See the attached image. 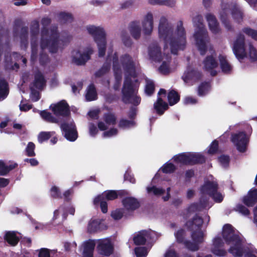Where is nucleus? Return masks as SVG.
Here are the masks:
<instances>
[{"label":"nucleus","instance_id":"obj_9","mask_svg":"<svg viewBox=\"0 0 257 257\" xmlns=\"http://www.w3.org/2000/svg\"><path fill=\"white\" fill-rule=\"evenodd\" d=\"M92 52L93 50L91 47L74 50L72 54V61L76 65H83L90 59V55Z\"/></svg>","mask_w":257,"mask_h":257},{"label":"nucleus","instance_id":"obj_12","mask_svg":"<svg viewBox=\"0 0 257 257\" xmlns=\"http://www.w3.org/2000/svg\"><path fill=\"white\" fill-rule=\"evenodd\" d=\"M19 59H22L24 64L26 63V59L21 57L17 53L14 52L13 53L6 54L5 57L6 68L8 69H18L19 68V65L17 64V61Z\"/></svg>","mask_w":257,"mask_h":257},{"label":"nucleus","instance_id":"obj_39","mask_svg":"<svg viewBox=\"0 0 257 257\" xmlns=\"http://www.w3.org/2000/svg\"><path fill=\"white\" fill-rule=\"evenodd\" d=\"M94 247L95 244L92 241L86 243L84 246L83 257H93Z\"/></svg>","mask_w":257,"mask_h":257},{"label":"nucleus","instance_id":"obj_13","mask_svg":"<svg viewBox=\"0 0 257 257\" xmlns=\"http://www.w3.org/2000/svg\"><path fill=\"white\" fill-rule=\"evenodd\" d=\"M154 16L152 12L147 13L144 16L141 21L142 33L146 36L151 34L154 29Z\"/></svg>","mask_w":257,"mask_h":257},{"label":"nucleus","instance_id":"obj_25","mask_svg":"<svg viewBox=\"0 0 257 257\" xmlns=\"http://www.w3.org/2000/svg\"><path fill=\"white\" fill-rule=\"evenodd\" d=\"M205 18L208 23L209 30L214 34H217L220 32L221 29L219 23L215 16L210 13L207 14Z\"/></svg>","mask_w":257,"mask_h":257},{"label":"nucleus","instance_id":"obj_34","mask_svg":"<svg viewBox=\"0 0 257 257\" xmlns=\"http://www.w3.org/2000/svg\"><path fill=\"white\" fill-rule=\"evenodd\" d=\"M218 58L220 62V68L222 72L225 73H230L232 71V66L227 61L226 57L222 55H220Z\"/></svg>","mask_w":257,"mask_h":257},{"label":"nucleus","instance_id":"obj_38","mask_svg":"<svg viewBox=\"0 0 257 257\" xmlns=\"http://www.w3.org/2000/svg\"><path fill=\"white\" fill-rule=\"evenodd\" d=\"M5 239L11 245H16L19 240V237L16 235L15 232L9 231L7 232L5 236Z\"/></svg>","mask_w":257,"mask_h":257},{"label":"nucleus","instance_id":"obj_2","mask_svg":"<svg viewBox=\"0 0 257 257\" xmlns=\"http://www.w3.org/2000/svg\"><path fill=\"white\" fill-rule=\"evenodd\" d=\"M158 30L165 51H170L172 54H177L178 51L183 50L186 47V33L182 21L178 22L173 27L167 19L162 17L160 19Z\"/></svg>","mask_w":257,"mask_h":257},{"label":"nucleus","instance_id":"obj_32","mask_svg":"<svg viewBox=\"0 0 257 257\" xmlns=\"http://www.w3.org/2000/svg\"><path fill=\"white\" fill-rule=\"evenodd\" d=\"M163 61L162 64L159 68V72L163 74H166L171 72L173 70L171 65L170 64V58L166 55Z\"/></svg>","mask_w":257,"mask_h":257},{"label":"nucleus","instance_id":"obj_63","mask_svg":"<svg viewBox=\"0 0 257 257\" xmlns=\"http://www.w3.org/2000/svg\"><path fill=\"white\" fill-rule=\"evenodd\" d=\"M218 159L219 162L222 166L226 167L228 165L229 159L227 156H221Z\"/></svg>","mask_w":257,"mask_h":257},{"label":"nucleus","instance_id":"obj_50","mask_svg":"<svg viewBox=\"0 0 257 257\" xmlns=\"http://www.w3.org/2000/svg\"><path fill=\"white\" fill-rule=\"evenodd\" d=\"M100 223L97 220L91 221L88 226V230L90 232L97 231L99 229Z\"/></svg>","mask_w":257,"mask_h":257},{"label":"nucleus","instance_id":"obj_52","mask_svg":"<svg viewBox=\"0 0 257 257\" xmlns=\"http://www.w3.org/2000/svg\"><path fill=\"white\" fill-rule=\"evenodd\" d=\"M210 89V86L208 83L201 84L198 88V95L203 96L206 94Z\"/></svg>","mask_w":257,"mask_h":257},{"label":"nucleus","instance_id":"obj_64","mask_svg":"<svg viewBox=\"0 0 257 257\" xmlns=\"http://www.w3.org/2000/svg\"><path fill=\"white\" fill-rule=\"evenodd\" d=\"M245 257H257V250L251 249L250 250L246 249L244 253Z\"/></svg>","mask_w":257,"mask_h":257},{"label":"nucleus","instance_id":"obj_31","mask_svg":"<svg viewBox=\"0 0 257 257\" xmlns=\"http://www.w3.org/2000/svg\"><path fill=\"white\" fill-rule=\"evenodd\" d=\"M123 205L127 210H135L139 207L138 200L132 197H126L122 201Z\"/></svg>","mask_w":257,"mask_h":257},{"label":"nucleus","instance_id":"obj_5","mask_svg":"<svg viewBox=\"0 0 257 257\" xmlns=\"http://www.w3.org/2000/svg\"><path fill=\"white\" fill-rule=\"evenodd\" d=\"M193 23L196 27L194 38L198 50L202 54L205 52V48L210 46L207 31L202 23L203 18L200 15H197L193 18Z\"/></svg>","mask_w":257,"mask_h":257},{"label":"nucleus","instance_id":"obj_21","mask_svg":"<svg viewBox=\"0 0 257 257\" xmlns=\"http://www.w3.org/2000/svg\"><path fill=\"white\" fill-rule=\"evenodd\" d=\"M155 234V233L152 230L141 231L134 236V243L136 245L144 244L147 240L153 238Z\"/></svg>","mask_w":257,"mask_h":257},{"label":"nucleus","instance_id":"obj_53","mask_svg":"<svg viewBox=\"0 0 257 257\" xmlns=\"http://www.w3.org/2000/svg\"><path fill=\"white\" fill-rule=\"evenodd\" d=\"M60 19L62 23H70L72 22L73 18L72 15L65 13H61L59 15Z\"/></svg>","mask_w":257,"mask_h":257},{"label":"nucleus","instance_id":"obj_17","mask_svg":"<svg viewBox=\"0 0 257 257\" xmlns=\"http://www.w3.org/2000/svg\"><path fill=\"white\" fill-rule=\"evenodd\" d=\"M158 95V99L154 104V108L158 114L162 115L168 107V104L163 100L166 97V90L161 89Z\"/></svg>","mask_w":257,"mask_h":257},{"label":"nucleus","instance_id":"obj_43","mask_svg":"<svg viewBox=\"0 0 257 257\" xmlns=\"http://www.w3.org/2000/svg\"><path fill=\"white\" fill-rule=\"evenodd\" d=\"M168 99L170 105H173L180 99V96L178 93L174 90L171 91L168 95Z\"/></svg>","mask_w":257,"mask_h":257},{"label":"nucleus","instance_id":"obj_44","mask_svg":"<svg viewBox=\"0 0 257 257\" xmlns=\"http://www.w3.org/2000/svg\"><path fill=\"white\" fill-rule=\"evenodd\" d=\"M27 32V29H23L22 33L20 35V36L18 37L21 43V46L23 49L26 48L27 46L28 45V37Z\"/></svg>","mask_w":257,"mask_h":257},{"label":"nucleus","instance_id":"obj_10","mask_svg":"<svg viewBox=\"0 0 257 257\" xmlns=\"http://www.w3.org/2000/svg\"><path fill=\"white\" fill-rule=\"evenodd\" d=\"M207 51H209L211 53V55L206 57L203 62L202 67L205 70L209 72L211 75L214 76L217 73L215 69L218 67V63L214 57L213 53L211 52L212 49L210 44L209 47L205 48V52L203 55L205 54ZM200 54L202 55L201 53Z\"/></svg>","mask_w":257,"mask_h":257},{"label":"nucleus","instance_id":"obj_1","mask_svg":"<svg viewBox=\"0 0 257 257\" xmlns=\"http://www.w3.org/2000/svg\"><path fill=\"white\" fill-rule=\"evenodd\" d=\"M107 61H112L113 69L114 74L113 88L118 90L121 82V69L125 72V77L122 88V99L125 103H132L135 105H138L141 102V98L137 96L136 92L139 86V83L136 78V71L138 64L137 60L128 55L122 56L119 60L115 53L108 52Z\"/></svg>","mask_w":257,"mask_h":257},{"label":"nucleus","instance_id":"obj_30","mask_svg":"<svg viewBox=\"0 0 257 257\" xmlns=\"http://www.w3.org/2000/svg\"><path fill=\"white\" fill-rule=\"evenodd\" d=\"M117 196V193L115 191H106L103 192L101 195L96 197L93 200V203L94 204H96L98 202V199L101 200V199H103L105 200H112L116 199Z\"/></svg>","mask_w":257,"mask_h":257},{"label":"nucleus","instance_id":"obj_18","mask_svg":"<svg viewBox=\"0 0 257 257\" xmlns=\"http://www.w3.org/2000/svg\"><path fill=\"white\" fill-rule=\"evenodd\" d=\"M228 244L230 245L228 252L235 257L241 256L246 251V249L242 247L239 238H234L232 242Z\"/></svg>","mask_w":257,"mask_h":257},{"label":"nucleus","instance_id":"obj_58","mask_svg":"<svg viewBox=\"0 0 257 257\" xmlns=\"http://www.w3.org/2000/svg\"><path fill=\"white\" fill-rule=\"evenodd\" d=\"M13 167H9L5 165L4 163L0 161V175H4L8 173Z\"/></svg>","mask_w":257,"mask_h":257},{"label":"nucleus","instance_id":"obj_20","mask_svg":"<svg viewBox=\"0 0 257 257\" xmlns=\"http://www.w3.org/2000/svg\"><path fill=\"white\" fill-rule=\"evenodd\" d=\"M224 243L219 236L215 237L213 240L211 248V252L215 255L223 256L226 254L227 251L222 248Z\"/></svg>","mask_w":257,"mask_h":257},{"label":"nucleus","instance_id":"obj_29","mask_svg":"<svg viewBox=\"0 0 257 257\" xmlns=\"http://www.w3.org/2000/svg\"><path fill=\"white\" fill-rule=\"evenodd\" d=\"M257 201V189H252L243 198V203L248 206H253Z\"/></svg>","mask_w":257,"mask_h":257},{"label":"nucleus","instance_id":"obj_26","mask_svg":"<svg viewBox=\"0 0 257 257\" xmlns=\"http://www.w3.org/2000/svg\"><path fill=\"white\" fill-rule=\"evenodd\" d=\"M222 236L226 243H229L232 241L234 238H239L235 234L232 226L230 224H225L223 227Z\"/></svg>","mask_w":257,"mask_h":257},{"label":"nucleus","instance_id":"obj_42","mask_svg":"<svg viewBox=\"0 0 257 257\" xmlns=\"http://www.w3.org/2000/svg\"><path fill=\"white\" fill-rule=\"evenodd\" d=\"M172 160L176 164H188L187 153L180 154L175 156Z\"/></svg>","mask_w":257,"mask_h":257},{"label":"nucleus","instance_id":"obj_45","mask_svg":"<svg viewBox=\"0 0 257 257\" xmlns=\"http://www.w3.org/2000/svg\"><path fill=\"white\" fill-rule=\"evenodd\" d=\"M232 16L237 23H240L242 21V13L238 8L235 7L232 10Z\"/></svg>","mask_w":257,"mask_h":257},{"label":"nucleus","instance_id":"obj_11","mask_svg":"<svg viewBox=\"0 0 257 257\" xmlns=\"http://www.w3.org/2000/svg\"><path fill=\"white\" fill-rule=\"evenodd\" d=\"M217 184L215 182H206L201 188V192L203 194H208L212 196L216 202H220L222 201L223 197L217 192Z\"/></svg>","mask_w":257,"mask_h":257},{"label":"nucleus","instance_id":"obj_28","mask_svg":"<svg viewBox=\"0 0 257 257\" xmlns=\"http://www.w3.org/2000/svg\"><path fill=\"white\" fill-rule=\"evenodd\" d=\"M45 84V81L42 74L40 73H37L35 75V79L33 83L31 84L30 88L32 91L36 89H41Z\"/></svg>","mask_w":257,"mask_h":257},{"label":"nucleus","instance_id":"obj_4","mask_svg":"<svg viewBox=\"0 0 257 257\" xmlns=\"http://www.w3.org/2000/svg\"><path fill=\"white\" fill-rule=\"evenodd\" d=\"M233 51L238 60L246 58L251 61L257 60V49L251 43L245 41L242 34L238 35L234 42Z\"/></svg>","mask_w":257,"mask_h":257},{"label":"nucleus","instance_id":"obj_16","mask_svg":"<svg viewBox=\"0 0 257 257\" xmlns=\"http://www.w3.org/2000/svg\"><path fill=\"white\" fill-rule=\"evenodd\" d=\"M231 140L239 152L245 151L248 139L244 133H240L232 135Z\"/></svg>","mask_w":257,"mask_h":257},{"label":"nucleus","instance_id":"obj_49","mask_svg":"<svg viewBox=\"0 0 257 257\" xmlns=\"http://www.w3.org/2000/svg\"><path fill=\"white\" fill-rule=\"evenodd\" d=\"M147 192L148 193H153L155 195H160L162 194L165 190L160 188H157L155 186L148 187L147 188Z\"/></svg>","mask_w":257,"mask_h":257},{"label":"nucleus","instance_id":"obj_51","mask_svg":"<svg viewBox=\"0 0 257 257\" xmlns=\"http://www.w3.org/2000/svg\"><path fill=\"white\" fill-rule=\"evenodd\" d=\"M242 32L252 39L257 40V31L248 27H245L242 29Z\"/></svg>","mask_w":257,"mask_h":257},{"label":"nucleus","instance_id":"obj_6","mask_svg":"<svg viewBox=\"0 0 257 257\" xmlns=\"http://www.w3.org/2000/svg\"><path fill=\"white\" fill-rule=\"evenodd\" d=\"M86 30L89 34L93 36L95 41L97 44L99 56H103L106 43L105 33L104 29L99 26L89 25L87 27Z\"/></svg>","mask_w":257,"mask_h":257},{"label":"nucleus","instance_id":"obj_41","mask_svg":"<svg viewBox=\"0 0 257 257\" xmlns=\"http://www.w3.org/2000/svg\"><path fill=\"white\" fill-rule=\"evenodd\" d=\"M9 94L8 84L5 80L0 81V101L5 99Z\"/></svg>","mask_w":257,"mask_h":257},{"label":"nucleus","instance_id":"obj_8","mask_svg":"<svg viewBox=\"0 0 257 257\" xmlns=\"http://www.w3.org/2000/svg\"><path fill=\"white\" fill-rule=\"evenodd\" d=\"M31 33H32V40H31V47H32V54H31V60L35 61L37 57V54L40 55V61L42 64L47 60V56L46 54L43 55L41 54L40 51H39L37 45H35V41L34 40V36L35 34H37L39 30V24L38 21H34L31 25Z\"/></svg>","mask_w":257,"mask_h":257},{"label":"nucleus","instance_id":"obj_3","mask_svg":"<svg viewBox=\"0 0 257 257\" xmlns=\"http://www.w3.org/2000/svg\"><path fill=\"white\" fill-rule=\"evenodd\" d=\"M63 43V39L57 30V27L52 26L43 28L41 32L40 47L48 49L51 53H56Z\"/></svg>","mask_w":257,"mask_h":257},{"label":"nucleus","instance_id":"obj_36","mask_svg":"<svg viewBox=\"0 0 257 257\" xmlns=\"http://www.w3.org/2000/svg\"><path fill=\"white\" fill-rule=\"evenodd\" d=\"M225 8H223L220 12V19L225 27L228 30H230L232 29V25L228 19L227 12L225 10Z\"/></svg>","mask_w":257,"mask_h":257},{"label":"nucleus","instance_id":"obj_61","mask_svg":"<svg viewBox=\"0 0 257 257\" xmlns=\"http://www.w3.org/2000/svg\"><path fill=\"white\" fill-rule=\"evenodd\" d=\"M218 149V143L216 141H213L209 146L208 152L210 154L216 153Z\"/></svg>","mask_w":257,"mask_h":257},{"label":"nucleus","instance_id":"obj_22","mask_svg":"<svg viewBox=\"0 0 257 257\" xmlns=\"http://www.w3.org/2000/svg\"><path fill=\"white\" fill-rule=\"evenodd\" d=\"M149 55L150 59L156 62H159L164 59L166 57L162 54L160 46L157 44L151 45L149 50Z\"/></svg>","mask_w":257,"mask_h":257},{"label":"nucleus","instance_id":"obj_57","mask_svg":"<svg viewBox=\"0 0 257 257\" xmlns=\"http://www.w3.org/2000/svg\"><path fill=\"white\" fill-rule=\"evenodd\" d=\"M134 121H128L126 120H121L119 124V127L122 128H127L131 127L135 125Z\"/></svg>","mask_w":257,"mask_h":257},{"label":"nucleus","instance_id":"obj_59","mask_svg":"<svg viewBox=\"0 0 257 257\" xmlns=\"http://www.w3.org/2000/svg\"><path fill=\"white\" fill-rule=\"evenodd\" d=\"M35 146L32 142H29L27 145L26 151L27 154L29 156H34L35 155L34 152Z\"/></svg>","mask_w":257,"mask_h":257},{"label":"nucleus","instance_id":"obj_56","mask_svg":"<svg viewBox=\"0 0 257 257\" xmlns=\"http://www.w3.org/2000/svg\"><path fill=\"white\" fill-rule=\"evenodd\" d=\"M154 90V84L153 81L147 80L145 88V92L148 95H151Z\"/></svg>","mask_w":257,"mask_h":257},{"label":"nucleus","instance_id":"obj_40","mask_svg":"<svg viewBox=\"0 0 257 257\" xmlns=\"http://www.w3.org/2000/svg\"><path fill=\"white\" fill-rule=\"evenodd\" d=\"M85 97L87 101H92L97 98V93L93 85H90L87 88Z\"/></svg>","mask_w":257,"mask_h":257},{"label":"nucleus","instance_id":"obj_24","mask_svg":"<svg viewBox=\"0 0 257 257\" xmlns=\"http://www.w3.org/2000/svg\"><path fill=\"white\" fill-rule=\"evenodd\" d=\"M50 108L57 115H67L69 113L68 105L64 100L61 101L57 104H51Z\"/></svg>","mask_w":257,"mask_h":257},{"label":"nucleus","instance_id":"obj_19","mask_svg":"<svg viewBox=\"0 0 257 257\" xmlns=\"http://www.w3.org/2000/svg\"><path fill=\"white\" fill-rule=\"evenodd\" d=\"M185 232L183 229L178 230L175 233V235L178 242L183 243L185 246L190 250L196 251L199 249L197 242L192 243L190 241L185 240Z\"/></svg>","mask_w":257,"mask_h":257},{"label":"nucleus","instance_id":"obj_54","mask_svg":"<svg viewBox=\"0 0 257 257\" xmlns=\"http://www.w3.org/2000/svg\"><path fill=\"white\" fill-rule=\"evenodd\" d=\"M110 66L108 64H105L95 74L96 77H100L106 74L109 70Z\"/></svg>","mask_w":257,"mask_h":257},{"label":"nucleus","instance_id":"obj_33","mask_svg":"<svg viewBox=\"0 0 257 257\" xmlns=\"http://www.w3.org/2000/svg\"><path fill=\"white\" fill-rule=\"evenodd\" d=\"M130 32L132 36L135 39H138L140 37L141 32H142V27L140 26V23L137 21H134L131 23L130 27Z\"/></svg>","mask_w":257,"mask_h":257},{"label":"nucleus","instance_id":"obj_60","mask_svg":"<svg viewBox=\"0 0 257 257\" xmlns=\"http://www.w3.org/2000/svg\"><path fill=\"white\" fill-rule=\"evenodd\" d=\"M99 203H100L102 212L104 213H106L107 211V204L105 200L103 199H98V202L95 205H98Z\"/></svg>","mask_w":257,"mask_h":257},{"label":"nucleus","instance_id":"obj_55","mask_svg":"<svg viewBox=\"0 0 257 257\" xmlns=\"http://www.w3.org/2000/svg\"><path fill=\"white\" fill-rule=\"evenodd\" d=\"M176 169L175 166L171 163H167L162 167V171L166 173H170Z\"/></svg>","mask_w":257,"mask_h":257},{"label":"nucleus","instance_id":"obj_47","mask_svg":"<svg viewBox=\"0 0 257 257\" xmlns=\"http://www.w3.org/2000/svg\"><path fill=\"white\" fill-rule=\"evenodd\" d=\"M55 134L54 132H42L38 135V141L42 143L48 140L51 137Z\"/></svg>","mask_w":257,"mask_h":257},{"label":"nucleus","instance_id":"obj_7","mask_svg":"<svg viewBox=\"0 0 257 257\" xmlns=\"http://www.w3.org/2000/svg\"><path fill=\"white\" fill-rule=\"evenodd\" d=\"M203 222L200 217L195 215L186 223V226L191 231V237L194 242L200 243L203 241L204 234L201 229Z\"/></svg>","mask_w":257,"mask_h":257},{"label":"nucleus","instance_id":"obj_62","mask_svg":"<svg viewBox=\"0 0 257 257\" xmlns=\"http://www.w3.org/2000/svg\"><path fill=\"white\" fill-rule=\"evenodd\" d=\"M123 215V212L121 210H116L111 213L112 217L115 220L121 219Z\"/></svg>","mask_w":257,"mask_h":257},{"label":"nucleus","instance_id":"obj_14","mask_svg":"<svg viewBox=\"0 0 257 257\" xmlns=\"http://www.w3.org/2000/svg\"><path fill=\"white\" fill-rule=\"evenodd\" d=\"M61 128L65 133V137L70 141H74L77 138L75 125L73 121L69 120L61 124Z\"/></svg>","mask_w":257,"mask_h":257},{"label":"nucleus","instance_id":"obj_27","mask_svg":"<svg viewBox=\"0 0 257 257\" xmlns=\"http://www.w3.org/2000/svg\"><path fill=\"white\" fill-rule=\"evenodd\" d=\"M116 119L114 115L112 114H108L104 116V122H99L98 123V126L100 130L104 131L111 125L115 124Z\"/></svg>","mask_w":257,"mask_h":257},{"label":"nucleus","instance_id":"obj_48","mask_svg":"<svg viewBox=\"0 0 257 257\" xmlns=\"http://www.w3.org/2000/svg\"><path fill=\"white\" fill-rule=\"evenodd\" d=\"M135 252L137 257H146L148 250L144 247H137L135 248Z\"/></svg>","mask_w":257,"mask_h":257},{"label":"nucleus","instance_id":"obj_37","mask_svg":"<svg viewBox=\"0 0 257 257\" xmlns=\"http://www.w3.org/2000/svg\"><path fill=\"white\" fill-rule=\"evenodd\" d=\"M148 3L152 6L161 5L173 7L175 6L176 2L174 0H148Z\"/></svg>","mask_w":257,"mask_h":257},{"label":"nucleus","instance_id":"obj_15","mask_svg":"<svg viewBox=\"0 0 257 257\" xmlns=\"http://www.w3.org/2000/svg\"><path fill=\"white\" fill-rule=\"evenodd\" d=\"M96 249L98 253L108 256L112 253L113 246L108 238H105L98 241Z\"/></svg>","mask_w":257,"mask_h":257},{"label":"nucleus","instance_id":"obj_46","mask_svg":"<svg viewBox=\"0 0 257 257\" xmlns=\"http://www.w3.org/2000/svg\"><path fill=\"white\" fill-rule=\"evenodd\" d=\"M40 114L46 121L52 123H55L57 121V119L53 116L51 113L45 110L41 111Z\"/></svg>","mask_w":257,"mask_h":257},{"label":"nucleus","instance_id":"obj_35","mask_svg":"<svg viewBox=\"0 0 257 257\" xmlns=\"http://www.w3.org/2000/svg\"><path fill=\"white\" fill-rule=\"evenodd\" d=\"M187 158L188 164H194L197 163H202L204 162V157L199 153H187Z\"/></svg>","mask_w":257,"mask_h":257},{"label":"nucleus","instance_id":"obj_23","mask_svg":"<svg viewBox=\"0 0 257 257\" xmlns=\"http://www.w3.org/2000/svg\"><path fill=\"white\" fill-rule=\"evenodd\" d=\"M201 76V73L189 67L185 71L182 76V79L185 83H192L199 80Z\"/></svg>","mask_w":257,"mask_h":257}]
</instances>
